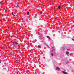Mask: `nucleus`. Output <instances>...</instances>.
I'll list each match as a JSON object with an SVG mask.
<instances>
[{
    "mask_svg": "<svg viewBox=\"0 0 74 74\" xmlns=\"http://www.w3.org/2000/svg\"><path fill=\"white\" fill-rule=\"evenodd\" d=\"M18 46H19V45H18Z\"/></svg>",
    "mask_w": 74,
    "mask_h": 74,
    "instance_id": "nucleus-24",
    "label": "nucleus"
},
{
    "mask_svg": "<svg viewBox=\"0 0 74 74\" xmlns=\"http://www.w3.org/2000/svg\"><path fill=\"white\" fill-rule=\"evenodd\" d=\"M13 43L14 45L15 46H16V45L18 44V42H13Z\"/></svg>",
    "mask_w": 74,
    "mask_h": 74,
    "instance_id": "nucleus-1",
    "label": "nucleus"
},
{
    "mask_svg": "<svg viewBox=\"0 0 74 74\" xmlns=\"http://www.w3.org/2000/svg\"><path fill=\"white\" fill-rule=\"evenodd\" d=\"M12 15H13V16H15V15L14 14V12H12Z\"/></svg>",
    "mask_w": 74,
    "mask_h": 74,
    "instance_id": "nucleus-8",
    "label": "nucleus"
},
{
    "mask_svg": "<svg viewBox=\"0 0 74 74\" xmlns=\"http://www.w3.org/2000/svg\"><path fill=\"white\" fill-rule=\"evenodd\" d=\"M1 63V61H0V63Z\"/></svg>",
    "mask_w": 74,
    "mask_h": 74,
    "instance_id": "nucleus-21",
    "label": "nucleus"
},
{
    "mask_svg": "<svg viewBox=\"0 0 74 74\" xmlns=\"http://www.w3.org/2000/svg\"><path fill=\"white\" fill-rule=\"evenodd\" d=\"M47 38H48L49 39L51 40V38H50V37H49V36H47Z\"/></svg>",
    "mask_w": 74,
    "mask_h": 74,
    "instance_id": "nucleus-6",
    "label": "nucleus"
},
{
    "mask_svg": "<svg viewBox=\"0 0 74 74\" xmlns=\"http://www.w3.org/2000/svg\"><path fill=\"white\" fill-rule=\"evenodd\" d=\"M58 8H59V9H60L61 8L60 7V6H59L58 7Z\"/></svg>",
    "mask_w": 74,
    "mask_h": 74,
    "instance_id": "nucleus-12",
    "label": "nucleus"
},
{
    "mask_svg": "<svg viewBox=\"0 0 74 74\" xmlns=\"http://www.w3.org/2000/svg\"><path fill=\"white\" fill-rule=\"evenodd\" d=\"M52 50H51V52H53V51H55V49H54L53 48V47H52Z\"/></svg>",
    "mask_w": 74,
    "mask_h": 74,
    "instance_id": "nucleus-5",
    "label": "nucleus"
},
{
    "mask_svg": "<svg viewBox=\"0 0 74 74\" xmlns=\"http://www.w3.org/2000/svg\"><path fill=\"white\" fill-rule=\"evenodd\" d=\"M42 13V11H41V12H40V14H41Z\"/></svg>",
    "mask_w": 74,
    "mask_h": 74,
    "instance_id": "nucleus-11",
    "label": "nucleus"
},
{
    "mask_svg": "<svg viewBox=\"0 0 74 74\" xmlns=\"http://www.w3.org/2000/svg\"><path fill=\"white\" fill-rule=\"evenodd\" d=\"M16 7L17 8H18L19 7V5H16Z\"/></svg>",
    "mask_w": 74,
    "mask_h": 74,
    "instance_id": "nucleus-7",
    "label": "nucleus"
},
{
    "mask_svg": "<svg viewBox=\"0 0 74 74\" xmlns=\"http://www.w3.org/2000/svg\"><path fill=\"white\" fill-rule=\"evenodd\" d=\"M17 74H18V73H17Z\"/></svg>",
    "mask_w": 74,
    "mask_h": 74,
    "instance_id": "nucleus-22",
    "label": "nucleus"
},
{
    "mask_svg": "<svg viewBox=\"0 0 74 74\" xmlns=\"http://www.w3.org/2000/svg\"><path fill=\"white\" fill-rule=\"evenodd\" d=\"M7 9L6 8H5V11H6V10Z\"/></svg>",
    "mask_w": 74,
    "mask_h": 74,
    "instance_id": "nucleus-18",
    "label": "nucleus"
},
{
    "mask_svg": "<svg viewBox=\"0 0 74 74\" xmlns=\"http://www.w3.org/2000/svg\"><path fill=\"white\" fill-rule=\"evenodd\" d=\"M72 40H73V41H74V39H72Z\"/></svg>",
    "mask_w": 74,
    "mask_h": 74,
    "instance_id": "nucleus-20",
    "label": "nucleus"
},
{
    "mask_svg": "<svg viewBox=\"0 0 74 74\" xmlns=\"http://www.w3.org/2000/svg\"><path fill=\"white\" fill-rule=\"evenodd\" d=\"M69 51H66V54L68 55V56H69Z\"/></svg>",
    "mask_w": 74,
    "mask_h": 74,
    "instance_id": "nucleus-4",
    "label": "nucleus"
},
{
    "mask_svg": "<svg viewBox=\"0 0 74 74\" xmlns=\"http://www.w3.org/2000/svg\"><path fill=\"white\" fill-rule=\"evenodd\" d=\"M2 16L3 17V16H4V14H2Z\"/></svg>",
    "mask_w": 74,
    "mask_h": 74,
    "instance_id": "nucleus-14",
    "label": "nucleus"
},
{
    "mask_svg": "<svg viewBox=\"0 0 74 74\" xmlns=\"http://www.w3.org/2000/svg\"><path fill=\"white\" fill-rule=\"evenodd\" d=\"M40 38H41V37L39 36Z\"/></svg>",
    "mask_w": 74,
    "mask_h": 74,
    "instance_id": "nucleus-19",
    "label": "nucleus"
},
{
    "mask_svg": "<svg viewBox=\"0 0 74 74\" xmlns=\"http://www.w3.org/2000/svg\"><path fill=\"white\" fill-rule=\"evenodd\" d=\"M29 13H30V12H27V15H29Z\"/></svg>",
    "mask_w": 74,
    "mask_h": 74,
    "instance_id": "nucleus-10",
    "label": "nucleus"
},
{
    "mask_svg": "<svg viewBox=\"0 0 74 74\" xmlns=\"http://www.w3.org/2000/svg\"><path fill=\"white\" fill-rule=\"evenodd\" d=\"M38 48H41V45H39L38 47Z\"/></svg>",
    "mask_w": 74,
    "mask_h": 74,
    "instance_id": "nucleus-9",
    "label": "nucleus"
},
{
    "mask_svg": "<svg viewBox=\"0 0 74 74\" xmlns=\"http://www.w3.org/2000/svg\"><path fill=\"white\" fill-rule=\"evenodd\" d=\"M4 1H3L2 2V4H4Z\"/></svg>",
    "mask_w": 74,
    "mask_h": 74,
    "instance_id": "nucleus-16",
    "label": "nucleus"
},
{
    "mask_svg": "<svg viewBox=\"0 0 74 74\" xmlns=\"http://www.w3.org/2000/svg\"><path fill=\"white\" fill-rule=\"evenodd\" d=\"M10 37H11V38H12V36H10Z\"/></svg>",
    "mask_w": 74,
    "mask_h": 74,
    "instance_id": "nucleus-17",
    "label": "nucleus"
},
{
    "mask_svg": "<svg viewBox=\"0 0 74 74\" xmlns=\"http://www.w3.org/2000/svg\"><path fill=\"white\" fill-rule=\"evenodd\" d=\"M67 50H69V49H67Z\"/></svg>",
    "mask_w": 74,
    "mask_h": 74,
    "instance_id": "nucleus-23",
    "label": "nucleus"
},
{
    "mask_svg": "<svg viewBox=\"0 0 74 74\" xmlns=\"http://www.w3.org/2000/svg\"><path fill=\"white\" fill-rule=\"evenodd\" d=\"M51 55L52 56H53V53H51Z\"/></svg>",
    "mask_w": 74,
    "mask_h": 74,
    "instance_id": "nucleus-15",
    "label": "nucleus"
},
{
    "mask_svg": "<svg viewBox=\"0 0 74 74\" xmlns=\"http://www.w3.org/2000/svg\"><path fill=\"white\" fill-rule=\"evenodd\" d=\"M56 69L57 70H58V71H59V70H60V68L58 67H57L56 68Z\"/></svg>",
    "mask_w": 74,
    "mask_h": 74,
    "instance_id": "nucleus-2",
    "label": "nucleus"
},
{
    "mask_svg": "<svg viewBox=\"0 0 74 74\" xmlns=\"http://www.w3.org/2000/svg\"><path fill=\"white\" fill-rule=\"evenodd\" d=\"M62 49L63 51V50H64V48L63 47L62 48Z\"/></svg>",
    "mask_w": 74,
    "mask_h": 74,
    "instance_id": "nucleus-13",
    "label": "nucleus"
},
{
    "mask_svg": "<svg viewBox=\"0 0 74 74\" xmlns=\"http://www.w3.org/2000/svg\"><path fill=\"white\" fill-rule=\"evenodd\" d=\"M62 73H63V74H68V73H67V72H65L64 71H62Z\"/></svg>",
    "mask_w": 74,
    "mask_h": 74,
    "instance_id": "nucleus-3",
    "label": "nucleus"
}]
</instances>
